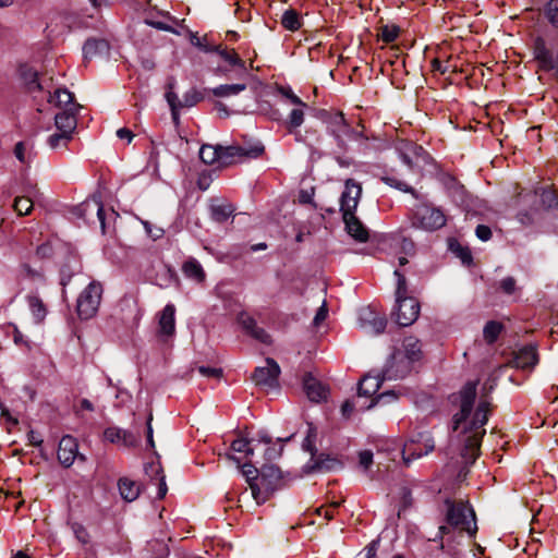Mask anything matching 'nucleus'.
Listing matches in <instances>:
<instances>
[{
    "label": "nucleus",
    "instance_id": "1",
    "mask_svg": "<svg viewBox=\"0 0 558 558\" xmlns=\"http://www.w3.org/2000/svg\"><path fill=\"white\" fill-rule=\"evenodd\" d=\"M476 381L466 383L460 391V410L453 415L452 430L456 433L461 429L459 442L463 445L461 456L468 463H474L477 458L481 439L485 434L484 425L488 421L489 402L481 401L471 420L475 397Z\"/></svg>",
    "mask_w": 558,
    "mask_h": 558
},
{
    "label": "nucleus",
    "instance_id": "2",
    "mask_svg": "<svg viewBox=\"0 0 558 558\" xmlns=\"http://www.w3.org/2000/svg\"><path fill=\"white\" fill-rule=\"evenodd\" d=\"M361 194V184L355 182L353 179H348L340 198V210L342 213L347 232L354 240L363 243L368 240V231L355 216Z\"/></svg>",
    "mask_w": 558,
    "mask_h": 558
},
{
    "label": "nucleus",
    "instance_id": "3",
    "mask_svg": "<svg viewBox=\"0 0 558 558\" xmlns=\"http://www.w3.org/2000/svg\"><path fill=\"white\" fill-rule=\"evenodd\" d=\"M445 505L447 507V523L459 531L466 532L470 536H474L477 525L472 507L468 502L452 501L450 499H447Z\"/></svg>",
    "mask_w": 558,
    "mask_h": 558
},
{
    "label": "nucleus",
    "instance_id": "4",
    "mask_svg": "<svg viewBox=\"0 0 558 558\" xmlns=\"http://www.w3.org/2000/svg\"><path fill=\"white\" fill-rule=\"evenodd\" d=\"M281 480V472L274 464L263 465L257 482L252 484V498L257 505L266 502L277 489Z\"/></svg>",
    "mask_w": 558,
    "mask_h": 558
},
{
    "label": "nucleus",
    "instance_id": "5",
    "mask_svg": "<svg viewBox=\"0 0 558 558\" xmlns=\"http://www.w3.org/2000/svg\"><path fill=\"white\" fill-rule=\"evenodd\" d=\"M104 288L98 281H90L78 294L76 299L77 316L87 320L93 318L100 306Z\"/></svg>",
    "mask_w": 558,
    "mask_h": 558
},
{
    "label": "nucleus",
    "instance_id": "6",
    "mask_svg": "<svg viewBox=\"0 0 558 558\" xmlns=\"http://www.w3.org/2000/svg\"><path fill=\"white\" fill-rule=\"evenodd\" d=\"M412 225L425 231H435L446 225V216L439 208L420 205L414 211Z\"/></svg>",
    "mask_w": 558,
    "mask_h": 558
},
{
    "label": "nucleus",
    "instance_id": "7",
    "mask_svg": "<svg viewBox=\"0 0 558 558\" xmlns=\"http://www.w3.org/2000/svg\"><path fill=\"white\" fill-rule=\"evenodd\" d=\"M320 119L327 124L329 133L335 137L340 148H344L345 137L352 134L351 126L345 122L344 116L339 111L320 112Z\"/></svg>",
    "mask_w": 558,
    "mask_h": 558
},
{
    "label": "nucleus",
    "instance_id": "8",
    "mask_svg": "<svg viewBox=\"0 0 558 558\" xmlns=\"http://www.w3.org/2000/svg\"><path fill=\"white\" fill-rule=\"evenodd\" d=\"M280 367L274 359H266L265 366H258L252 374L254 384L265 390L274 389L278 386Z\"/></svg>",
    "mask_w": 558,
    "mask_h": 558
},
{
    "label": "nucleus",
    "instance_id": "9",
    "mask_svg": "<svg viewBox=\"0 0 558 558\" xmlns=\"http://www.w3.org/2000/svg\"><path fill=\"white\" fill-rule=\"evenodd\" d=\"M398 325L407 327L412 325L420 315V303L413 296L396 299V311L393 312Z\"/></svg>",
    "mask_w": 558,
    "mask_h": 558
},
{
    "label": "nucleus",
    "instance_id": "10",
    "mask_svg": "<svg viewBox=\"0 0 558 558\" xmlns=\"http://www.w3.org/2000/svg\"><path fill=\"white\" fill-rule=\"evenodd\" d=\"M360 327L369 335L384 332L387 319L384 313L377 312L373 306H364L359 311Z\"/></svg>",
    "mask_w": 558,
    "mask_h": 558
},
{
    "label": "nucleus",
    "instance_id": "11",
    "mask_svg": "<svg viewBox=\"0 0 558 558\" xmlns=\"http://www.w3.org/2000/svg\"><path fill=\"white\" fill-rule=\"evenodd\" d=\"M412 366L413 364L402 355V352H393L383 368V378L387 380L402 379L411 373Z\"/></svg>",
    "mask_w": 558,
    "mask_h": 558
},
{
    "label": "nucleus",
    "instance_id": "12",
    "mask_svg": "<svg viewBox=\"0 0 558 558\" xmlns=\"http://www.w3.org/2000/svg\"><path fill=\"white\" fill-rule=\"evenodd\" d=\"M57 457L64 468H70L76 458L85 461V457L78 453L77 440L70 435L63 436L59 441Z\"/></svg>",
    "mask_w": 558,
    "mask_h": 558
},
{
    "label": "nucleus",
    "instance_id": "13",
    "mask_svg": "<svg viewBox=\"0 0 558 558\" xmlns=\"http://www.w3.org/2000/svg\"><path fill=\"white\" fill-rule=\"evenodd\" d=\"M104 439L124 448H134L140 442V437L136 434L118 426L107 427L104 430Z\"/></svg>",
    "mask_w": 558,
    "mask_h": 558
},
{
    "label": "nucleus",
    "instance_id": "14",
    "mask_svg": "<svg viewBox=\"0 0 558 558\" xmlns=\"http://www.w3.org/2000/svg\"><path fill=\"white\" fill-rule=\"evenodd\" d=\"M538 362L536 347L527 344L513 352V357L509 361L508 365L520 369H531Z\"/></svg>",
    "mask_w": 558,
    "mask_h": 558
},
{
    "label": "nucleus",
    "instance_id": "15",
    "mask_svg": "<svg viewBox=\"0 0 558 558\" xmlns=\"http://www.w3.org/2000/svg\"><path fill=\"white\" fill-rule=\"evenodd\" d=\"M214 52H217L220 58L226 61L230 68L218 66L217 73L221 75H227L231 69L240 70L242 73H246L245 62L239 57L234 49H229L227 47L222 48L221 46H215Z\"/></svg>",
    "mask_w": 558,
    "mask_h": 558
},
{
    "label": "nucleus",
    "instance_id": "16",
    "mask_svg": "<svg viewBox=\"0 0 558 558\" xmlns=\"http://www.w3.org/2000/svg\"><path fill=\"white\" fill-rule=\"evenodd\" d=\"M306 466L312 472H330L340 470L343 465L336 457L324 453L315 456L314 453Z\"/></svg>",
    "mask_w": 558,
    "mask_h": 558
},
{
    "label": "nucleus",
    "instance_id": "17",
    "mask_svg": "<svg viewBox=\"0 0 558 558\" xmlns=\"http://www.w3.org/2000/svg\"><path fill=\"white\" fill-rule=\"evenodd\" d=\"M78 110L76 107L64 108L62 111L56 114L54 125L56 129L74 136L77 126V114Z\"/></svg>",
    "mask_w": 558,
    "mask_h": 558
},
{
    "label": "nucleus",
    "instance_id": "18",
    "mask_svg": "<svg viewBox=\"0 0 558 558\" xmlns=\"http://www.w3.org/2000/svg\"><path fill=\"white\" fill-rule=\"evenodd\" d=\"M145 474L158 486L157 498L162 499L168 492L162 466L159 461L145 464Z\"/></svg>",
    "mask_w": 558,
    "mask_h": 558
},
{
    "label": "nucleus",
    "instance_id": "19",
    "mask_svg": "<svg viewBox=\"0 0 558 558\" xmlns=\"http://www.w3.org/2000/svg\"><path fill=\"white\" fill-rule=\"evenodd\" d=\"M77 210L78 215L83 218H87V216L95 214L100 222L102 233L106 232L105 209L99 198L92 197L86 199L78 206Z\"/></svg>",
    "mask_w": 558,
    "mask_h": 558
},
{
    "label": "nucleus",
    "instance_id": "20",
    "mask_svg": "<svg viewBox=\"0 0 558 558\" xmlns=\"http://www.w3.org/2000/svg\"><path fill=\"white\" fill-rule=\"evenodd\" d=\"M175 307L173 304H167L159 315L158 332L163 337H171L175 332Z\"/></svg>",
    "mask_w": 558,
    "mask_h": 558
},
{
    "label": "nucleus",
    "instance_id": "21",
    "mask_svg": "<svg viewBox=\"0 0 558 558\" xmlns=\"http://www.w3.org/2000/svg\"><path fill=\"white\" fill-rule=\"evenodd\" d=\"M239 322L245 331L256 340L265 344H269L271 342L270 336L266 332L265 329L257 326L256 320L252 316L247 314H241Z\"/></svg>",
    "mask_w": 558,
    "mask_h": 558
},
{
    "label": "nucleus",
    "instance_id": "22",
    "mask_svg": "<svg viewBox=\"0 0 558 558\" xmlns=\"http://www.w3.org/2000/svg\"><path fill=\"white\" fill-rule=\"evenodd\" d=\"M534 57L539 63V68L544 71H550L555 69V60L551 52L546 47L545 40L541 37L535 39L534 43Z\"/></svg>",
    "mask_w": 558,
    "mask_h": 558
},
{
    "label": "nucleus",
    "instance_id": "23",
    "mask_svg": "<svg viewBox=\"0 0 558 558\" xmlns=\"http://www.w3.org/2000/svg\"><path fill=\"white\" fill-rule=\"evenodd\" d=\"M303 387L307 398L313 402H319L327 396L325 386L310 374L304 377Z\"/></svg>",
    "mask_w": 558,
    "mask_h": 558
},
{
    "label": "nucleus",
    "instance_id": "24",
    "mask_svg": "<svg viewBox=\"0 0 558 558\" xmlns=\"http://www.w3.org/2000/svg\"><path fill=\"white\" fill-rule=\"evenodd\" d=\"M386 379L383 378V371L377 375H365L359 383V396L372 397L374 396L380 385Z\"/></svg>",
    "mask_w": 558,
    "mask_h": 558
},
{
    "label": "nucleus",
    "instance_id": "25",
    "mask_svg": "<svg viewBox=\"0 0 558 558\" xmlns=\"http://www.w3.org/2000/svg\"><path fill=\"white\" fill-rule=\"evenodd\" d=\"M537 198H538L537 191L529 192L525 194H522V193L519 194V199L523 204H532L533 205L531 211H520L518 214V219L523 226H529V225L533 223L534 215L538 210V207L535 206Z\"/></svg>",
    "mask_w": 558,
    "mask_h": 558
},
{
    "label": "nucleus",
    "instance_id": "26",
    "mask_svg": "<svg viewBox=\"0 0 558 558\" xmlns=\"http://www.w3.org/2000/svg\"><path fill=\"white\" fill-rule=\"evenodd\" d=\"M109 52V44L101 38L87 39L83 47L85 60H90L96 56L107 54Z\"/></svg>",
    "mask_w": 558,
    "mask_h": 558
},
{
    "label": "nucleus",
    "instance_id": "27",
    "mask_svg": "<svg viewBox=\"0 0 558 558\" xmlns=\"http://www.w3.org/2000/svg\"><path fill=\"white\" fill-rule=\"evenodd\" d=\"M424 450L421 448H415L413 442L407 444L402 451V458L407 465H409L413 460L418 459L425 454L432 452L435 448V444L433 439H427L424 444Z\"/></svg>",
    "mask_w": 558,
    "mask_h": 558
},
{
    "label": "nucleus",
    "instance_id": "28",
    "mask_svg": "<svg viewBox=\"0 0 558 558\" xmlns=\"http://www.w3.org/2000/svg\"><path fill=\"white\" fill-rule=\"evenodd\" d=\"M397 352H402V355L413 364L422 357V345L415 337H407L402 342V350Z\"/></svg>",
    "mask_w": 558,
    "mask_h": 558
},
{
    "label": "nucleus",
    "instance_id": "29",
    "mask_svg": "<svg viewBox=\"0 0 558 558\" xmlns=\"http://www.w3.org/2000/svg\"><path fill=\"white\" fill-rule=\"evenodd\" d=\"M118 487L121 497L128 502L134 501L141 494L140 484L128 477L120 478L118 482Z\"/></svg>",
    "mask_w": 558,
    "mask_h": 558
},
{
    "label": "nucleus",
    "instance_id": "30",
    "mask_svg": "<svg viewBox=\"0 0 558 558\" xmlns=\"http://www.w3.org/2000/svg\"><path fill=\"white\" fill-rule=\"evenodd\" d=\"M72 141L73 135L56 129L53 133L47 137L46 143L48 147L54 151H64Z\"/></svg>",
    "mask_w": 558,
    "mask_h": 558
},
{
    "label": "nucleus",
    "instance_id": "31",
    "mask_svg": "<svg viewBox=\"0 0 558 558\" xmlns=\"http://www.w3.org/2000/svg\"><path fill=\"white\" fill-rule=\"evenodd\" d=\"M49 102L54 104L59 108H71L76 107V110L81 109L78 104L74 102V95L66 88H58L49 97Z\"/></svg>",
    "mask_w": 558,
    "mask_h": 558
},
{
    "label": "nucleus",
    "instance_id": "32",
    "mask_svg": "<svg viewBox=\"0 0 558 558\" xmlns=\"http://www.w3.org/2000/svg\"><path fill=\"white\" fill-rule=\"evenodd\" d=\"M234 213V207L228 202H215L210 205V216L217 222H225Z\"/></svg>",
    "mask_w": 558,
    "mask_h": 558
},
{
    "label": "nucleus",
    "instance_id": "33",
    "mask_svg": "<svg viewBox=\"0 0 558 558\" xmlns=\"http://www.w3.org/2000/svg\"><path fill=\"white\" fill-rule=\"evenodd\" d=\"M26 300L35 323H43L48 312L44 301L36 294L28 295Z\"/></svg>",
    "mask_w": 558,
    "mask_h": 558
},
{
    "label": "nucleus",
    "instance_id": "34",
    "mask_svg": "<svg viewBox=\"0 0 558 558\" xmlns=\"http://www.w3.org/2000/svg\"><path fill=\"white\" fill-rule=\"evenodd\" d=\"M36 193L37 189L33 186L29 191H27V195L15 197L13 208L19 216H25L31 214L33 209L32 196H34Z\"/></svg>",
    "mask_w": 558,
    "mask_h": 558
},
{
    "label": "nucleus",
    "instance_id": "35",
    "mask_svg": "<svg viewBox=\"0 0 558 558\" xmlns=\"http://www.w3.org/2000/svg\"><path fill=\"white\" fill-rule=\"evenodd\" d=\"M182 271L186 278L198 283L205 280V271L202 265L194 258H190L183 264Z\"/></svg>",
    "mask_w": 558,
    "mask_h": 558
},
{
    "label": "nucleus",
    "instance_id": "36",
    "mask_svg": "<svg viewBox=\"0 0 558 558\" xmlns=\"http://www.w3.org/2000/svg\"><path fill=\"white\" fill-rule=\"evenodd\" d=\"M246 87L247 85L245 83L222 84L213 88L211 94L218 98H227L239 95L241 92L245 90Z\"/></svg>",
    "mask_w": 558,
    "mask_h": 558
},
{
    "label": "nucleus",
    "instance_id": "37",
    "mask_svg": "<svg viewBox=\"0 0 558 558\" xmlns=\"http://www.w3.org/2000/svg\"><path fill=\"white\" fill-rule=\"evenodd\" d=\"M20 75L29 92L41 89V85L38 82V73L33 68L22 65L20 68Z\"/></svg>",
    "mask_w": 558,
    "mask_h": 558
},
{
    "label": "nucleus",
    "instance_id": "38",
    "mask_svg": "<svg viewBox=\"0 0 558 558\" xmlns=\"http://www.w3.org/2000/svg\"><path fill=\"white\" fill-rule=\"evenodd\" d=\"M281 25L290 32H296L302 27L300 14L294 9L286 10L281 16Z\"/></svg>",
    "mask_w": 558,
    "mask_h": 558
},
{
    "label": "nucleus",
    "instance_id": "39",
    "mask_svg": "<svg viewBox=\"0 0 558 558\" xmlns=\"http://www.w3.org/2000/svg\"><path fill=\"white\" fill-rule=\"evenodd\" d=\"M304 107L294 108L290 114L288 116V119L286 121V126L289 131V133L298 134L296 130L303 124L304 122Z\"/></svg>",
    "mask_w": 558,
    "mask_h": 558
},
{
    "label": "nucleus",
    "instance_id": "40",
    "mask_svg": "<svg viewBox=\"0 0 558 558\" xmlns=\"http://www.w3.org/2000/svg\"><path fill=\"white\" fill-rule=\"evenodd\" d=\"M220 150V146L203 145L199 149V158L207 165L221 161Z\"/></svg>",
    "mask_w": 558,
    "mask_h": 558
},
{
    "label": "nucleus",
    "instance_id": "41",
    "mask_svg": "<svg viewBox=\"0 0 558 558\" xmlns=\"http://www.w3.org/2000/svg\"><path fill=\"white\" fill-rule=\"evenodd\" d=\"M220 155L222 163H231L238 159H242V149L240 145H231V146H220Z\"/></svg>",
    "mask_w": 558,
    "mask_h": 558
},
{
    "label": "nucleus",
    "instance_id": "42",
    "mask_svg": "<svg viewBox=\"0 0 558 558\" xmlns=\"http://www.w3.org/2000/svg\"><path fill=\"white\" fill-rule=\"evenodd\" d=\"M502 330V325L498 322H495V320H490L488 322L485 327H484V330H483V336H484V339L487 343H494L500 332Z\"/></svg>",
    "mask_w": 558,
    "mask_h": 558
},
{
    "label": "nucleus",
    "instance_id": "43",
    "mask_svg": "<svg viewBox=\"0 0 558 558\" xmlns=\"http://www.w3.org/2000/svg\"><path fill=\"white\" fill-rule=\"evenodd\" d=\"M240 146L243 158L255 159L262 156L265 151L264 145L258 141Z\"/></svg>",
    "mask_w": 558,
    "mask_h": 558
},
{
    "label": "nucleus",
    "instance_id": "44",
    "mask_svg": "<svg viewBox=\"0 0 558 558\" xmlns=\"http://www.w3.org/2000/svg\"><path fill=\"white\" fill-rule=\"evenodd\" d=\"M14 156L21 163L28 166L33 159V151L24 142H19L14 147Z\"/></svg>",
    "mask_w": 558,
    "mask_h": 558
},
{
    "label": "nucleus",
    "instance_id": "45",
    "mask_svg": "<svg viewBox=\"0 0 558 558\" xmlns=\"http://www.w3.org/2000/svg\"><path fill=\"white\" fill-rule=\"evenodd\" d=\"M544 14L554 27H558V0L548 1L545 5Z\"/></svg>",
    "mask_w": 558,
    "mask_h": 558
},
{
    "label": "nucleus",
    "instance_id": "46",
    "mask_svg": "<svg viewBox=\"0 0 558 558\" xmlns=\"http://www.w3.org/2000/svg\"><path fill=\"white\" fill-rule=\"evenodd\" d=\"M231 450L239 453H244L246 457H251L254 453V449L251 447V441L245 438H238L232 441Z\"/></svg>",
    "mask_w": 558,
    "mask_h": 558
},
{
    "label": "nucleus",
    "instance_id": "47",
    "mask_svg": "<svg viewBox=\"0 0 558 558\" xmlns=\"http://www.w3.org/2000/svg\"><path fill=\"white\" fill-rule=\"evenodd\" d=\"M381 180L391 187L405 193H411L413 196L417 197L416 192L409 184L395 177H383Z\"/></svg>",
    "mask_w": 558,
    "mask_h": 558
},
{
    "label": "nucleus",
    "instance_id": "48",
    "mask_svg": "<svg viewBox=\"0 0 558 558\" xmlns=\"http://www.w3.org/2000/svg\"><path fill=\"white\" fill-rule=\"evenodd\" d=\"M316 436H317L316 428L312 424H308L307 434L302 444V448L305 451H308L311 454H314L316 452V448H315Z\"/></svg>",
    "mask_w": 558,
    "mask_h": 558
},
{
    "label": "nucleus",
    "instance_id": "49",
    "mask_svg": "<svg viewBox=\"0 0 558 558\" xmlns=\"http://www.w3.org/2000/svg\"><path fill=\"white\" fill-rule=\"evenodd\" d=\"M203 98H204L203 94L199 90L192 88L189 92H186L183 96V99H182L183 108L184 107H193L196 104H198L199 101H202Z\"/></svg>",
    "mask_w": 558,
    "mask_h": 558
},
{
    "label": "nucleus",
    "instance_id": "50",
    "mask_svg": "<svg viewBox=\"0 0 558 558\" xmlns=\"http://www.w3.org/2000/svg\"><path fill=\"white\" fill-rule=\"evenodd\" d=\"M242 474L245 476L250 489L252 490V484L253 482H257L260 471H258L252 463H244L242 465Z\"/></svg>",
    "mask_w": 558,
    "mask_h": 558
},
{
    "label": "nucleus",
    "instance_id": "51",
    "mask_svg": "<svg viewBox=\"0 0 558 558\" xmlns=\"http://www.w3.org/2000/svg\"><path fill=\"white\" fill-rule=\"evenodd\" d=\"M395 276L397 278L396 299L408 296V286L404 275L399 269H396Z\"/></svg>",
    "mask_w": 558,
    "mask_h": 558
},
{
    "label": "nucleus",
    "instance_id": "52",
    "mask_svg": "<svg viewBox=\"0 0 558 558\" xmlns=\"http://www.w3.org/2000/svg\"><path fill=\"white\" fill-rule=\"evenodd\" d=\"M541 205L543 208H551L557 205V197L553 191L542 190L541 196Z\"/></svg>",
    "mask_w": 558,
    "mask_h": 558
},
{
    "label": "nucleus",
    "instance_id": "53",
    "mask_svg": "<svg viewBox=\"0 0 558 558\" xmlns=\"http://www.w3.org/2000/svg\"><path fill=\"white\" fill-rule=\"evenodd\" d=\"M398 35L399 27L395 25H386L381 28V39L387 44L395 41Z\"/></svg>",
    "mask_w": 558,
    "mask_h": 558
},
{
    "label": "nucleus",
    "instance_id": "54",
    "mask_svg": "<svg viewBox=\"0 0 558 558\" xmlns=\"http://www.w3.org/2000/svg\"><path fill=\"white\" fill-rule=\"evenodd\" d=\"M342 501H333L327 507H320L317 509V513L323 515L326 520H331L335 517L336 509L341 505Z\"/></svg>",
    "mask_w": 558,
    "mask_h": 558
},
{
    "label": "nucleus",
    "instance_id": "55",
    "mask_svg": "<svg viewBox=\"0 0 558 558\" xmlns=\"http://www.w3.org/2000/svg\"><path fill=\"white\" fill-rule=\"evenodd\" d=\"M359 464L364 470H368L373 464V452L371 450H363L359 453Z\"/></svg>",
    "mask_w": 558,
    "mask_h": 558
},
{
    "label": "nucleus",
    "instance_id": "56",
    "mask_svg": "<svg viewBox=\"0 0 558 558\" xmlns=\"http://www.w3.org/2000/svg\"><path fill=\"white\" fill-rule=\"evenodd\" d=\"M197 371L204 377L220 378L222 376V369L218 367L198 366Z\"/></svg>",
    "mask_w": 558,
    "mask_h": 558
},
{
    "label": "nucleus",
    "instance_id": "57",
    "mask_svg": "<svg viewBox=\"0 0 558 558\" xmlns=\"http://www.w3.org/2000/svg\"><path fill=\"white\" fill-rule=\"evenodd\" d=\"M499 286L506 294H512L515 291L517 281L513 277H506L500 281Z\"/></svg>",
    "mask_w": 558,
    "mask_h": 558
},
{
    "label": "nucleus",
    "instance_id": "58",
    "mask_svg": "<svg viewBox=\"0 0 558 558\" xmlns=\"http://www.w3.org/2000/svg\"><path fill=\"white\" fill-rule=\"evenodd\" d=\"M280 92L286 98H288L291 101V104L298 107H306V104L302 101V99L299 96H296L291 88H281Z\"/></svg>",
    "mask_w": 558,
    "mask_h": 558
},
{
    "label": "nucleus",
    "instance_id": "59",
    "mask_svg": "<svg viewBox=\"0 0 558 558\" xmlns=\"http://www.w3.org/2000/svg\"><path fill=\"white\" fill-rule=\"evenodd\" d=\"M450 246L457 253L458 257L462 260L463 264H471L472 254L468 247H462L457 244V250H454L452 244Z\"/></svg>",
    "mask_w": 558,
    "mask_h": 558
},
{
    "label": "nucleus",
    "instance_id": "60",
    "mask_svg": "<svg viewBox=\"0 0 558 558\" xmlns=\"http://www.w3.org/2000/svg\"><path fill=\"white\" fill-rule=\"evenodd\" d=\"M166 99L171 111H174V108H183L182 100L179 99L178 95L174 92L168 90L166 93Z\"/></svg>",
    "mask_w": 558,
    "mask_h": 558
},
{
    "label": "nucleus",
    "instance_id": "61",
    "mask_svg": "<svg viewBox=\"0 0 558 558\" xmlns=\"http://www.w3.org/2000/svg\"><path fill=\"white\" fill-rule=\"evenodd\" d=\"M145 24H147L156 29H159V31L178 34V32L172 26H170L163 22H160V21L145 20Z\"/></svg>",
    "mask_w": 558,
    "mask_h": 558
},
{
    "label": "nucleus",
    "instance_id": "62",
    "mask_svg": "<svg viewBox=\"0 0 558 558\" xmlns=\"http://www.w3.org/2000/svg\"><path fill=\"white\" fill-rule=\"evenodd\" d=\"M476 236L482 241H488L492 238L490 228L485 225H478L475 230Z\"/></svg>",
    "mask_w": 558,
    "mask_h": 558
},
{
    "label": "nucleus",
    "instance_id": "63",
    "mask_svg": "<svg viewBox=\"0 0 558 558\" xmlns=\"http://www.w3.org/2000/svg\"><path fill=\"white\" fill-rule=\"evenodd\" d=\"M328 308L326 302L323 303V305L318 308L315 317H314V325L318 326L322 322H324L327 317Z\"/></svg>",
    "mask_w": 558,
    "mask_h": 558
},
{
    "label": "nucleus",
    "instance_id": "64",
    "mask_svg": "<svg viewBox=\"0 0 558 558\" xmlns=\"http://www.w3.org/2000/svg\"><path fill=\"white\" fill-rule=\"evenodd\" d=\"M74 533H75V535H76V538H77L82 544H87V543H88L89 535H88V533H87V531L85 530V527H84V526L76 524V525L74 526Z\"/></svg>",
    "mask_w": 558,
    "mask_h": 558
}]
</instances>
